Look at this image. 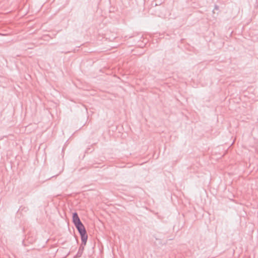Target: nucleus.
<instances>
[{
    "instance_id": "obj_1",
    "label": "nucleus",
    "mask_w": 258,
    "mask_h": 258,
    "mask_svg": "<svg viewBox=\"0 0 258 258\" xmlns=\"http://www.w3.org/2000/svg\"><path fill=\"white\" fill-rule=\"evenodd\" d=\"M75 226L80 235L81 241H83V244H86L88 235L84 225L81 223Z\"/></svg>"
},
{
    "instance_id": "obj_2",
    "label": "nucleus",
    "mask_w": 258,
    "mask_h": 258,
    "mask_svg": "<svg viewBox=\"0 0 258 258\" xmlns=\"http://www.w3.org/2000/svg\"><path fill=\"white\" fill-rule=\"evenodd\" d=\"M73 222L74 225L82 223L77 212L73 213Z\"/></svg>"
},
{
    "instance_id": "obj_3",
    "label": "nucleus",
    "mask_w": 258,
    "mask_h": 258,
    "mask_svg": "<svg viewBox=\"0 0 258 258\" xmlns=\"http://www.w3.org/2000/svg\"><path fill=\"white\" fill-rule=\"evenodd\" d=\"M85 245H86V244H83V241H82V243L79 247L78 252L77 253L76 255L75 256V258L80 257L82 256L83 251H84V246Z\"/></svg>"
}]
</instances>
